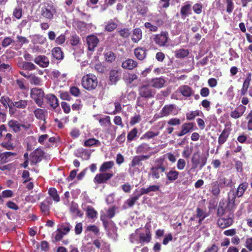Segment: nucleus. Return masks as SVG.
<instances>
[{
    "mask_svg": "<svg viewBox=\"0 0 252 252\" xmlns=\"http://www.w3.org/2000/svg\"><path fill=\"white\" fill-rule=\"evenodd\" d=\"M246 119L248 120L247 123V129L250 130H252V109L250 111L247 115Z\"/></svg>",
    "mask_w": 252,
    "mask_h": 252,
    "instance_id": "774afa93",
    "label": "nucleus"
},
{
    "mask_svg": "<svg viewBox=\"0 0 252 252\" xmlns=\"http://www.w3.org/2000/svg\"><path fill=\"white\" fill-rule=\"evenodd\" d=\"M34 62L42 67H46L49 64L48 58L44 55H40L36 57L34 59Z\"/></svg>",
    "mask_w": 252,
    "mask_h": 252,
    "instance_id": "5701e85b",
    "label": "nucleus"
},
{
    "mask_svg": "<svg viewBox=\"0 0 252 252\" xmlns=\"http://www.w3.org/2000/svg\"><path fill=\"white\" fill-rule=\"evenodd\" d=\"M138 91L139 96L146 99L154 97L156 93L155 90L153 89L149 83L140 85Z\"/></svg>",
    "mask_w": 252,
    "mask_h": 252,
    "instance_id": "0eeeda50",
    "label": "nucleus"
},
{
    "mask_svg": "<svg viewBox=\"0 0 252 252\" xmlns=\"http://www.w3.org/2000/svg\"><path fill=\"white\" fill-rule=\"evenodd\" d=\"M191 161L194 167L196 168L199 166L200 168H202L205 165L207 158L205 157H201L199 153L196 152L193 154Z\"/></svg>",
    "mask_w": 252,
    "mask_h": 252,
    "instance_id": "9b49d317",
    "label": "nucleus"
},
{
    "mask_svg": "<svg viewBox=\"0 0 252 252\" xmlns=\"http://www.w3.org/2000/svg\"><path fill=\"white\" fill-rule=\"evenodd\" d=\"M12 136L11 134L6 133L5 135H4V137L1 139L2 142L0 143L1 146L8 150H13L14 146L13 145Z\"/></svg>",
    "mask_w": 252,
    "mask_h": 252,
    "instance_id": "ddd939ff",
    "label": "nucleus"
},
{
    "mask_svg": "<svg viewBox=\"0 0 252 252\" xmlns=\"http://www.w3.org/2000/svg\"><path fill=\"white\" fill-rule=\"evenodd\" d=\"M15 43V41L10 36H7L4 38L1 42L2 47L6 48L10 45H13Z\"/></svg>",
    "mask_w": 252,
    "mask_h": 252,
    "instance_id": "8fccbe9b",
    "label": "nucleus"
},
{
    "mask_svg": "<svg viewBox=\"0 0 252 252\" xmlns=\"http://www.w3.org/2000/svg\"><path fill=\"white\" fill-rule=\"evenodd\" d=\"M8 124L9 126L15 132H19L21 130V128H20V124L17 121L11 120L8 122Z\"/></svg>",
    "mask_w": 252,
    "mask_h": 252,
    "instance_id": "49530a36",
    "label": "nucleus"
},
{
    "mask_svg": "<svg viewBox=\"0 0 252 252\" xmlns=\"http://www.w3.org/2000/svg\"><path fill=\"white\" fill-rule=\"evenodd\" d=\"M81 84L85 90L92 91L95 90L97 86L98 80L94 75L90 73L82 77Z\"/></svg>",
    "mask_w": 252,
    "mask_h": 252,
    "instance_id": "7ed1b4c3",
    "label": "nucleus"
},
{
    "mask_svg": "<svg viewBox=\"0 0 252 252\" xmlns=\"http://www.w3.org/2000/svg\"><path fill=\"white\" fill-rule=\"evenodd\" d=\"M147 50L144 47H138L134 50L135 57L140 61L144 60L147 56Z\"/></svg>",
    "mask_w": 252,
    "mask_h": 252,
    "instance_id": "393cba45",
    "label": "nucleus"
},
{
    "mask_svg": "<svg viewBox=\"0 0 252 252\" xmlns=\"http://www.w3.org/2000/svg\"><path fill=\"white\" fill-rule=\"evenodd\" d=\"M189 54V50L185 49H180L175 52L176 57L180 59L184 58L188 56Z\"/></svg>",
    "mask_w": 252,
    "mask_h": 252,
    "instance_id": "09e8293b",
    "label": "nucleus"
},
{
    "mask_svg": "<svg viewBox=\"0 0 252 252\" xmlns=\"http://www.w3.org/2000/svg\"><path fill=\"white\" fill-rule=\"evenodd\" d=\"M252 80V74L251 73H249L247 75V77L244 80L242 88L240 90V95L241 96H245L248 91L250 87V85L251 84V81Z\"/></svg>",
    "mask_w": 252,
    "mask_h": 252,
    "instance_id": "dca6fc26",
    "label": "nucleus"
},
{
    "mask_svg": "<svg viewBox=\"0 0 252 252\" xmlns=\"http://www.w3.org/2000/svg\"><path fill=\"white\" fill-rule=\"evenodd\" d=\"M197 129L195 123L192 122L185 123L182 125L180 131L176 132V135L178 137H181Z\"/></svg>",
    "mask_w": 252,
    "mask_h": 252,
    "instance_id": "9d476101",
    "label": "nucleus"
},
{
    "mask_svg": "<svg viewBox=\"0 0 252 252\" xmlns=\"http://www.w3.org/2000/svg\"><path fill=\"white\" fill-rule=\"evenodd\" d=\"M97 120L100 125L103 127L110 126L112 124L111 118L109 116H105L103 118H100Z\"/></svg>",
    "mask_w": 252,
    "mask_h": 252,
    "instance_id": "c03bdc74",
    "label": "nucleus"
},
{
    "mask_svg": "<svg viewBox=\"0 0 252 252\" xmlns=\"http://www.w3.org/2000/svg\"><path fill=\"white\" fill-rule=\"evenodd\" d=\"M167 124L169 125V126L166 128L165 132L169 134H171L174 130L173 126L180 125L181 121L179 118H172L167 121Z\"/></svg>",
    "mask_w": 252,
    "mask_h": 252,
    "instance_id": "f3484780",
    "label": "nucleus"
},
{
    "mask_svg": "<svg viewBox=\"0 0 252 252\" xmlns=\"http://www.w3.org/2000/svg\"><path fill=\"white\" fill-rule=\"evenodd\" d=\"M78 154L83 159L87 160L90 158L91 152L89 150L81 148L78 151Z\"/></svg>",
    "mask_w": 252,
    "mask_h": 252,
    "instance_id": "603ef678",
    "label": "nucleus"
},
{
    "mask_svg": "<svg viewBox=\"0 0 252 252\" xmlns=\"http://www.w3.org/2000/svg\"><path fill=\"white\" fill-rule=\"evenodd\" d=\"M137 66V63L136 61L131 59H128L122 62V67L126 69L132 70Z\"/></svg>",
    "mask_w": 252,
    "mask_h": 252,
    "instance_id": "cd10ccee",
    "label": "nucleus"
},
{
    "mask_svg": "<svg viewBox=\"0 0 252 252\" xmlns=\"http://www.w3.org/2000/svg\"><path fill=\"white\" fill-rule=\"evenodd\" d=\"M28 101L27 100L19 99L17 98L15 100L14 99L13 102H11V104L15 108L18 109H25L28 105Z\"/></svg>",
    "mask_w": 252,
    "mask_h": 252,
    "instance_id": "c9c22d12",
    "label": "nucleus"
},
{
    "mask_svg": "<svg viewBox=\"0 0 252 252\" xmlns=\"http://www.w3.org/2000/svg\"><path fill=\"white\" fill-rule=\"evenodd\" d=\"M248 183L246 182L241 184L237 188L236 191L237 196L238 197L242 196L248 187Z\"/></svg>",
    "mask_w": 252,
    "mask_h": 252,
    "instance_id": "a18cd8bd",
    "label": "nucleus"
},
{
    "mask_svg": "<svg viewBox=\"0 0 252 252\" xmlns=\"http://www.w3.org/2000/svg\"><path fill=\"white\" fill-rule=\"evenodd\" d=\"M16 38L17 42L19 44V46L17 48H15V49L16 50L21 48L23 44L29 43V40L25 37L17 35Z\"/></svg>",
    "mask_w": 252,
    "mask_h": 252,
    "instance_id": "6e6d98bb",
    "label": "nucleus"
},
{
    "mask_svg": "<svg viewBox=\"0 0 252 252\" xmlns=\"http://www.w3.org/2000/svg\"><path fill=\"white\" fill-rule=\"evenodd\" d=\"M191 11V4L189 2H185V4L183 6L180 10L181 15L183 19H185L189 14H190Z\"/></svg>",
    "mask_w": 252,
    "mask_h": 252,
    "instance_id": "e433bc0d",
    "label": "nucleus"
},
{
    "mask_svg": "<svg viewBox=\"0 0 252 252\" xmlns=\"http://www.w3.org/2000/svg\"><path fill=\"white\" fill-rule=\"evenodd\" d=\"M231 129L230 128H224L218 137V142L220 146L222 145L227 140Z\"/></svg>",
    "mask_w": 252,
    "mask_h": 252,
    "instance_id": "412c9836",
    "label": "nucleus"
},
{
    "mask_svg": "<svg viewBox=\"0 0 252 252\" xmlns=\"http://www.w3.org/2000/svg\"><path fill=\"white\" fill-rule=\"evenodd\" d=\"M114 166V162L112 161L104 162L100 166V172H106L111 169Z\"/></svg>",
    "mask_w": 252,
    "mask_h": 252,
    "instance_id": "3c124183",
    "label": "nucleus"
},
{
    "mask_svg": "<svg viewBox=\"0 0 252 252\" xmlns=\"http://www.w3.org/2000/svg\"><path fill=\"white\" fill-rule=\"evenodd\" d=\"M152 153H150L147 155L136 156L134 157L131 161V166L134 167L136 165H142L141 161L149 159Z\"/></svg>",
    "mask_w": 252,
    "mask_h": 252,
    "instance_id": "4be33fe9",
    "label": "nucleus"
},
{
    "mask_svg": "<svg viewBox=\"0 0 252 252\" xmlns=\"http://www.w3.org/2000/svg\"><path fill=\"white\" fill-rule=\"evenodd\" d=\"M31 96L34 100L36 104L41 107L43 103L44 93L41 89L33 88L31 90Z\"/></svg>",
    "mask_w": 252,
    "mask_h": 252,
    "instance_id": "1a4fd4ad",
    "label": "nucleus"
},
{
    "mask_svg": "<svg viewBox=\"0 0 252 252\" xmlns=\"http://www.w3.org/2000/svg\"><path fill=\"white\" fill-rule=\"evenodd\" d=\"M219 186L220 184L218 181L214 182L211 184L210 190L212 194L215 196H218L220 193Z\"/></svg>",
    "mask_w": 252,
    "mask_h": 252,
    "instance_id": "37998d69",
    "label": "nucleus"
},
{
    "mask_svg": "<svg viewBox=\"0 0 252 252\" xmlns=\"http://www.w3.org/2000/svg\"><path fill=\"white\" fill-rule=\"evenodd\" d=\"M137 133L138 129L137 128H133L127 133V140L129 142L132 141L137 136Z\"/></svg>",
    "mask_w": 252,
    "mask_h": 252,
    "instance_id": "5fc2aeb1",
    "label": "nucleus"
},
{
    "mask_svg": "<svg viewBox=\"0 0 252 252\" xmlns=\"http://www.w3.org/2000/svg\"><path fill=\"white\" fill-rule=\"evenodd\" d=\"M174 108L173 104L165 105L160 112V117H167L170 115L172 113Z\"/></svg>",
    "mask_w": 252,
    "mask_h": 252,
    "instance_id": "473e14b6",
    "label": "nucleus"
},
{
    "mask_svg": "<svg viewBox=\"0 0 252 252\" xmlns=\"http://www.w3.org/2000/svg\"><path fill=\"white\" fill-rule=\"evenodd\" d=\"M17 156V153L11 152H6L0 153V162L6 163L14 159Z\"/></svg>",
    "mask_w": 252,
    "mask_h": 252,
    "instance_id": "a211bd4d",
    "label": "nucleus"
},
{
    "mask_svg": "<svg viewBox=\"0 0 252 252\" xmlns=\"http://www.w3.org/2000/svg\"><path fill=\"white\" fill-rule=\"evenodd\" d=\"M84 145L85 147L98 146L100 145V142L98 140L92 138L85 140Z\"/></svg>",
    "mask_w": 252,
    "mask_h": 252,
    "instance_id": "a19ab883",
    "label": "nucleus"
},
{
    "mask_svg": "<svg viewBox=\"0 0 252 252\" xmlns=\"http://www.w3.org/2000/svg\"><path fill=\"white\" fill-rule=\"evenodd\" d=\"M122 70L120 68L111 69L108 74L109 84L116 85L120 81L122 77Z\"/></svg>",
    "mask_w": 252,
    "mask_h": 252,
    "instance_id": "6e6552de",
    "label": "nucleus"
},
{
    "mask_svg": "<svg viewBox=\"0 0 252 252\" xmlns=\"http://www.w3.org/2000/svg\"><path fill=\"white\" fill-rule=\"evenodd\" d=\"M53 58L57 60L61 61L64 58V53L62 49L60 47H55L53 48L51 51Z\"/></svg>",
    "mask_w": 252,
    "mask_h": 252,
    "instance_id": "c85d7f7f",
    "label": "nucleus"
},
{
    "mask_svg": "<svg viewBox=\"0 0 252 252\" xmlns=\"http://www.w3.org/2000/svg\"><path fill=\"white\" fill-rule=\"evenodd\" d=\"M56 14L57 9L53 3H44L40 8L41 16L46 19L53 20Z\"/></svg>",
    "mask_w": 252,
    "mask_h": 252,
    "instance_id": "39448f33",
    "label": "nucleus"
},
{
    "mask_svg": "<svg viewBox=\"0 0 252 252\" xmlns=\"http://www.w3.org/2000/svg\"><path fill=\"white\" fill-rule=\"evenodd\" d=\"M30 83L31 84H33L36 86H39L41 85L42 80L41 79L35 75H30Z\"/></svg>",
    "mask_w": 252,
    "mask_h": 252,
    "instance_id": "13d9d810",
    "label": "nucleus"
},
{
    "mask_svg": "<svg viewBox=\"0 0 252 252\" xmlns=\"http://www.w3.org/2000/svg\"><path fill=\"white\" fill-rule=\"evenodd\" d=\"M86 214L88 218L94 219L96 218L97 212L92 206H89L86 210Z\"/></svg>",
    "mask_w": 252,
    "mask_h": 252,
    "instance_id": "de8ad7c7",
    "label": "nucleus"
},
{
    "mask_svg": "<svg viewBox=\"0 0 252 252\" xmlns=\"http://www.w3.org/2000/svg\"><path fill=\"white\" fill-rule=\"evenodd\" d=\"M83 104L81 99H76L75 102L71 105L72 110L79 111L82 109Z\"/></svg>",
    "mask_w": 252,
    "mask_h": 252,
    "instance_id": "bf43d9fd",
    "label": "nucleus"
},
{
    "mask_svg": "<svg viewBox=\"0 0 252 252\" xmlns=\"http://www.w3.org/2000/svg\"><path fill=\"white\" fill-rule=\"evenodd\" d=\"M35 118L38 120H42L46 123V117L47 115V111L45 109L37 108L33 111Z\"/></svg>",
    "mask_w": 252,
    "mask_h": 252,
    "instance_id": "c756f323",
    "label": "nucleus"
},
{
    "mask_svg": "<svg viewBox=\"0 0 252 252\" xmlns=\"http://www.w3.org/2000/svg\"><path fill=\"white\" fill-rule=\"evenodd\" d=\"M142 36L143 33L140 28H137L132 30L131 39L133 43H138L142 38Z\"/></svg>",
    "mask_w": 252,
    "mask_h": 252,
    "instance_id": "b1692460",
    "label": "nucleus"
},
{
    "mask_svg": "<svg viewBox=\"0 0 252 252\" xmlns=\"http://www.w3.org/2000/svg\"><path fill=\"white\" fill-rule=\"evenodd\" d=\"M113 174H96L94 182L96 184H100L106 183L110 179Z\"/></svg>",
    "mask_w": 252,
    "mask_h": 252,
    "instance_id": "7c9ffc66",
    "label": "nucleus"
},
{
    "mask_svg": "<svg viewBox=\"0 0 252 252\" xmlns=\"http://www.w3.org/2000/svg\"><path fill=\"white\" fill-rule=\"evenodd\" d=\"M145 233H140L139 235L138 243L142 245L148 244L152 240V234L149 227H145Z\"/></svg>",
    "mask_w": 252,
    "mask_h": 252,
    "instance_id": "f8f14e48",
    "label": "nucleus"
},
{
    "mask_svg": "<svg viewBox=\"0 0 252 252\" xmlns=\"http://www.w3.org/2000/svg\"><path fill=\"white\" fill-rule=\"evenodd\" d=\"M219 217L217 224L221 229H224L231 226L234 222V216L232 214H217Z\"/></svg>",
    "mask_w": 252,
    "mask_h": 252,
    "instance_id": "423d86ee",
    "label": "nucleus"
},
{
    "mask_svg": "<svg viewBox=\"0 0 252 252\" xmlns=\"http://www.w3.org/2000/svg\"><path fill=\"white\" fill-rule=\"evenodd\" d=\"M247 108L246 106L240 104L235 109L231 111L230 116L234 119H238L241 118L246 112Z\"/></svg>",
    "mask_w": 252,
    "mask_h": 252,
    "instance_id": "4468645a",
    "label": "nucleus"
},
{
    "mask_svg": "<svg viewBox=\"0 0 252 252\" xmlns=\"http://www.w3.org/2000/svg\"><path fill=\"white\" fill-rule=\"evenodd\" d=\"M69 211L71 214L75 217H82L83 213L80 210L79 206L75 202H72L69 207Z\"/></svg>",
    "mask_w": 252,
    "mask_h": 252,
    "instance_id": "a878e982",
    "label": "nucleus"
},
{
    "mask_svg": "<svg viewBox=\"0 0 252 252\" xmlns=\"http://www.w3.org/2000/svg\"><path fill=\"white\" fill-rule=\"evenodd\" d=\"M235 195L234 192H229L227 200L221 199L217 210V214H232L234 215V211L236 208L235 203Z\"/></svg>",
    "mask_w": 252,
    "mask_h": 252,
    "instance_id": "f257e3e1",
    "label": "nucleus"
},
{
    "mask_svg": "<svg viewBox=\"0 0 252 252\" xmlns=\"http://www.w3.org/2000/svg\"><path fill=\"white\" fill-rule=\"evenodd\" d=\"M52 203L50 198H47L43 202L41 203L40 209L42 213L48 214L50 210V205Z\"/></svg>",
    "mask_w": 252,
    "mask_h": 252,
    "instance_id": "f704fd0d",
    "label": "nucleus"
},
{
    "mask_svg": "<svg viewBox=\"0 0 252 252\" xmlns=\"http://www.w3.org/2000/svg\"><path fill=\"white\" fill-rule=\"evenodd\" d=\"M86 40L88 50L91 51H94L99 42V39L95 35L92 34L88 35L87 37Z\"/></svg>",
    "mask_w": 252,
    "mask_h": 252,
    "instance_id": "2eb2a0df",
    "label": "nucleus"
},
{
    "mask_svg": "<svg viewBox=\"0 0 252 252\" xmlns=\"http://www.w3.org/2000/svg\"><path fill=\"white\" fill-rule=\"evenodd\" d=\"M116 55L112 51H109L104 54V58L106 62L112 63L116 59Z\"/></svg>",
    "mask_w": 252,
    "mask_h": 252,
    "instance_id": "864d4df0",
    "label": "nucleus"
},
{
    "mask_svg": "<svg viewBox=\"0 0 252 252\" xmlns=\"http://www.w3.org/2000/svg\"><path fill=\"white\" fill-rule=\"evenodd\" d=\"M219 184L221 186H229L232 183V180L230 177H225L224 176H221L219 179Z\"/></svg>",
    "mask_w": 252,
    "mask_h": 252,
    "instance_id": "79ce46f5",
    "label": "nucleus"
},
{
    "mask_svg": "<svg viewBox=\"0 0 252 252\" xmlns=\"http://www.w3.org/2000/svg\"><path fill=\"white\" fill-rule=\"evenodd\" d=\"M160 189V186L158 185H152L150 186L147 188H142L140 189L141 194L143 195L148 194L150 192H156L159 191Z\"/></svg>",
    "mask_w": 252,
    "mask_h": 252,
    "instance_id": "4c0bfd02",
    "label": "nucleus"
},
{
    "mask_svg": "<svg viewBox=\"0 0 252 252\" xmlns=\"http://www.w3.org/2000/svg\"><path fill=\"white\" fill-rule=\"evenodd\" d=\"M48 193L55 202H58L60 201V198L59 195L58 193L57 189L55 188H50L48 189Z\"/></svg>",
    "mask_w": 252,
    "mask_h": 252,
    "instance_id": "58836bf2",
    "label": "nucleus"
},
{
    "mask_svg": "<svg viewBox=\"0 0 252 252\" xmlns=\"http://www.w3.org/2000/svg\"><path fill=\"white\" fill-rule=\"evenodd\" d=\"M153 173H161L165 171V167L163 164V161L160 160L157 161L152 168Z\"/></svg>",
    "mask_w": 252,
    "mask_h": 252,
    "instance_id": "bb28decb",
    "label": "nucleus"
},
{
    "mask_svg": "<svg viewBox=\"0 0 252 252\" xmlns=\"http://www.w3.org/2000/svg\"><path fill=\"white\" fill-rule=\"evenodd\" d=\"M45 153L40 148H36L30 155L26 152L24 154V162L20 164L21 167L26 168L29 163V160L32 165H36L40 162L44 158Z\"/></svg>",
    "mask_w": 252,
    "mask_h": 252,
    "instance_id": "f03ea898",
    "label": "nucleus"
},
{
    "mask_svg": "<svg viewBox=\"0 0 252 252\" xmlns=\"http://www.w3.org/2000/svg\"><path fill=\"white\" fill-rule=\"evenodd\" d=\"M45 98L47 100V103L53 109L55 110L59 106V100L55 95L52 94H47Z\"/></svg>",
    "mask_w": 252,
    "mask_h": 252,
    "instance_id": "aec40b11",
    "label": "nucleus"
},
{
    "mask_svg": "<svg viewBox=\"0 0 252 252\" xmlns=\"http://www.w3.org/2000/svg\"><path fill=\"white\" fill-rule=\"evenodd\" d=\"M159 134V131L154 132L151 130H149L144 133L140 138L141 140H149L153 138Z\"/></svg>",
    "mask_w": 252,
    "mask_h": 252,
    "instance_id": "ea45409f",
    "label": "nucleus"
},
{
    "mask_svg": "<svg viewBox=\"0 0 252 252\" xmlns=\"http://www.w3.org/2000/svg\"><path fill=\"white\" fill-rule=\"evenodd\" d=\"M151 87L157 89L162 88L165 83V81L162 77L153 78L151 81Z\"/></svg>",
    "mask_w": 252,
    "mask_h": 252,
    "instance_id": "72a5a7b5",
    "label": "nucleus"
},
{
    "mask_svg": "<svg viewBox=\"0 0 252 252\" xmlns=\"http://www.w3.org/2000/svg\"><path fill=\"white\" fill-rule=\"evenodd\" d=\"M80 43V38L76 34H73L71 35L70 39V43L73 46H77Z\"/></svg>",
    "mask_w": 252,
    "mask_h": 252,
    "instance_id": "052dcab7",
    "label": "nucleus"
},
{
    "mask_svg": "<svg viewBox=\"0 0 252 252\" xmlns=\"http://www.w3.org/2000/svg\"><path fill=\"white\" fill-rule=\"evenodd\" d=\"M11 102H13L9 97L6 96H2L0 98V102L2 104L3 107L7 109L8 106Z\"/></svg>",
    "mask_w": 252,
    "mask_h": 252,
    "instance_id": "0e129e2a",
    "label": "nucleus"
},
{
    "mask_svg": "<svg viewBox=\"0 0 252 252\" xmlns=\"http://www.w3.org/2000/svg\"><path fill=\"white\" fill-rule=\"evenodd\" d=\"M118 25L111 20L105 27V30L108 32H112L115 30Z\"/></svg>",
    "mask_w": 252,
    "mask_h": 252,
    "instance_id": "69168bd1",
    "label": "nucleus"
},
{
    "mask_svg": "<svg viewBox=\"0 0 252 252\" xmlns=\"http://www.w3.org/2000/svg\"><path fill=\"white\" fill-rule=\"evenodd\" d=\"M25 80L23 78L17 79L15 81L18 88L23 91L28 89L27 87L25 85Z\"/></svg>",
    "mask_w": 252,
    "mask_h": 252,
    "instance_id": "338daca9",
    "label": "nucleus"
},
{
    "mask_svg": "<svg viewBox=\"0 0 252 252\" xmlns=\"http://www.w3.org/2000/svg\"><path fill=\"white\" fill-rule=\"evenodd\" d=\"M73 26L78 32H86L88 31L87 24L84 22L77 20L74 22Z\"/></svg>",
    "mask_w": 252,
    "mask_h": 252,
    "instance_id": "2f4dec72",
    "label": "nucleus"
},
{
    "mask_svg": "<svg viewBox=\"0 0 252 252\" xmlns=\"http://www.w3.org/2000/svg\"><path fill=\"white\" fill-rule=\"evenodd\" d=\"M138 76L134 73H129L124 78V80L127 84H130L134 80L137 79Z\"/></svg>",
    "mask_w": 252,
    "mask_h": 252,
    "instance_id": "4d7b16f0",
    "label": "nucleus"
},
{
    "mask_svg": "<svg viewBox=\"0 0 252 252\" xmlns=\"http://www.w3.org/2000/svg\"><path fill=\"white\" fill-rule=\"evenodd\" d=\"M136 9L137 11L142 16H145L148 10V7L143 3L137 5Z\"/></svg>",
    "mask_w": 252,
    "mask_h": 252,
    "instance_id": "680f3d73",
    "label": "nucleus"
},
{
    "mask_svg": "<svg viewBox=\"0 0 252 252\" xmlns=\"http://www.w3.org/2000/svg\"><path fill=\"white\" fill-rule=\"evenodd\" d=\"M152 39L155 44L159 47L168 46L170 40L167 31H161L159 33L153 34Z\"/></svg>",
    "mask_w": 252,
    "mask_h": 252,
    "instance_id": "20e7f679",
    "label": "nucleus"
},
{
    "mask_svg": "<svg viewBox=\"0 0 252 252\" xmlns=\"http://www.w3.org/2000/svg\"><path fill=\"white\" fill-rule=\"evenodd\" d=\"M179 92L186 97H189L192 96L194 93L193 89L188 85H184L180 86L178 89Z\"/></svg>",
    "mask_w": 252,
    "mask_h": 252,
    "instance_id": "6ab92c4d",
    "label": "nucleus"
},
{
    "mask_svg": "<svg viewBox=\"0 0 252 252\" xmlns=\"http://www.w3.org/2000/svg\"><path fill=\"white\" fill-rule=\"evenodd\" d=\"M118 32L120 35L124 38H128L130 34V30L127 28H123L120 30L118 31Z\"/></svg>",
    "mask_w": 252,
    "mask_h": 252,
    "instance_id": "e2e57ef3",
    "label": "nucleus"
}]
</instances>
